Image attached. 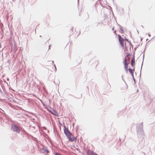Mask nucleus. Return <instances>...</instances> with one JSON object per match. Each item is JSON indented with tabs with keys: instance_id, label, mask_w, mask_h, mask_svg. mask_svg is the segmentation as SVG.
Returning a JSON list of instances; mask_svg holds the SVG:
<instances>
[{
	"instance_id": "nucleus-1",
	"label": "nucleus",
	"mask_w": 155,
	"mask_h": 155,
	"mask_svg": "<svg viewBox=\"0 0 155 155\" xmlns=\"http://www.w3.org/2000/svg\"><path fill=\"white\" fill-rule=\"evenodd\" d=\"M143 123L137 124L136 126V129L137 133V135L139 137H141L143 134Z\"/></svg>"
},
{
	"instance_id": "nucleus-2",
	"label": "nucleus",
	"mask_w": 155,
	"mask_h": 155,
	"mask_svg": "<svg viewBox=\"0 0 155 155\" xmlns=\"http://www.w3.org/2000/svg\"><path fill=\"white\" fill-rule=\"evenodd\" d=\"M11 129L14 132L17 133H19L20 131V129L19 127L15 124L12 125Z\"/></svg>"
},
{
	"instance_id": "nucleus-3",
	"label": "nucleus",
	"mask_w": 155,
	"mask_h": 155,
	"mask_svg": "<svg viewBox=\"0 0 155 155\" xmlns=\"http://www.w3.org/2000/svg\"><path fill=\"white\" fill-rule=\"evenodd\" d=\"M64 133L67 137L69 136H70V135H71V134L70 132V131H69L68 128H67V127L65 125L64 126Z\"/></svg>"
},
{
	"instance_id": "nucleus-4",
	"label": "nucleus",
	"mask_w": 155,
	"mask_h": 155,
	"mask_svg": "<svg viewBox=\"0 0 155 155\" xmlns=\"http://www.w3.org/2000/svg\"><path fill=\"white\" fill-rule=\"evenodd\" d=\"M119 41V43L122 47H124V43L123 42V39L120 35H118Z\"/></svg>"
},
{
	"instance_id": "nucleus-5",
	"label": "nucleus",
	"mask_w": 155,
	"mask_h": 155,
	"mask_svg": "<svg viewBox=\"0 0 155 155\" xmlns=\"http://www.w3.org/2000/svg\"><path fill=\"white\" fill-rule=\"evenodd\" d=\"M49 111L52 114L55 116H57V113L52 108H51V110H49Z\"/></svg>"
},
{
	"instance_id": "nucleus-6",
	"label": "nucleus",
	"mask_w": 155,
	"mask_h": 155,
	"mask_svg": "<svg viewBox=\"0 0 155 155\" xmlns=\"http://www.w3.org/2000/svg\"><path fill=\"white\" fill-rule=\"evenodd\" d=\"M128 70L129 71V72L131 74L133 78V79H134V81H135V79H134V70H135L134 68L133 70H132V69H131L130 68H129L128 69Z\"/></svg>"
},
{
	"instance_id": "nucleus-7",
	"label": "nucleus",
	"mask_w": 155,
	"mask_h": 155,
	"mask_svg": "<svg viewBox=\"0 0 155 155\" xmlns=\"http://www.w3.org/2000/svg\"><path fill=\"white\" fill-rule=\"evenodd\" d=\"M124 63V68L127 69L128 68V63H127V59H124L123 63Z\"/></svg>"
},
{
	"instance_id": "nucleus-8",
	"label": "nucleus",
	"mask_w": 155,
	"mask_h": 155,
	"mask_svg": "<svg viewBox=\"0 0 155 155\" xmlns=\"http://www.w3.org/2000/svg\"><path fill=\"white\" fill-rule=\"evenodd\" d=\"M71 135H70V136H69V137H68V140L69 141H71V142L74 141V140L76 139V138L74 137H71Z\"/></svg>"
},
{
	"instance_id": "nucleus-9",
	"label": "nucleus",
	"mask_w": 155,
	"mask_h": 155,
	"mask_svg": "<svg viewBox=\"0 0 155 155\" xmlns=\"http://www.w3.org/2000/svg\"><path fill=\"white\" fill-rule=\"evenodd\" d=\"M135 64V58L134 57V56L132 58L131 60V65L132 66L134 67Z\"/></svg>"
},
{
	"instance_id": "nucleus-10",
	"label": "nucleus",
	"mask_w": 155,
	"mask_h": 155,
	"mask_svg": "<svg viewBox=\"0 0 155 155\" xmlns=\"http://www.w3.org/2000/svg\"><path fill=\"white\" fill-rule=\"evenodd\" d=\"M42 150L44 151V153H47L48 152V150L46 149L43 148Z\"/></svg>"
},
{
	"instance_id": "nucleus-11",
	"label": "nucleus",
	"mask_w": 155,
	"mask_h": 155,
	"mask_svg": "<svg viewBox=\"0 0 155 155\" xmlns=\"http://www.w3.org/2000/svg\"><path fill=\"white\" fill-rule=\"evenodd\" d=\"M118 26H119V27H120V29L121 31V33H124V31L123 30L122 28V27L121 26H120V25H119V24H118Z\"/></svg>"
},
{
	"instance_id": "nucleus-12",
	"label": "nucleus",
	"mask_w": 155,
	"mask_h": 155,
	"mask_svg": "<svg viewBox=\"0 0 155 155\" xmlns=\"http://www.w3.org/2000/svg\"><path fill=\"white\" fill-rule=\"evenodd\" d=\"M131 55L129 53H127V54L125 57L124 59H127V58L128 57H129Z\"/></svg>"
},
{
	"instance_id": "nucleus-13",
	"label": "nucleus",
	"mask_w": 155,
	"mask_h": 155,
	"mask_svg": "<svg viewBox=\"0 0 155 155\" xmlns=\"http://www.w3.org/2000/svg\"><path fill=\"white\" fill-rule=\"evenodd\" d=\"M144 54H143V62H142V64L141 66V68L140 75H141V69H142V66L143 64V59H144Z\"/></svg>"
},
{
	"instance_id": "nucleus-14",
	"label": "nucleus",
	"mask_w": 155,
	"mask_h": 155,
	"mask_svg": "<svg viewBox=\"0 0 155 155\" xmlns=\"http://www.w3.org/2000/svg\"><path fill=\"white\" fill-rule=\"evenodd\" d=\"M54 154L55 155H62L60 153H58L57 152H54Z\"/></svg>"
},
{
	"instance_id": "nucleus-15",
	"label": "nucleus",
	"mask_w": 155,
	"mask_h": 155,
	"mask_svg": "<svg viewBox=\"0 0 155 155\" xmlns=\"http://www.w3.org/2000/svg\"><path fill=\"white\" fill-rule=\"evenodd\" d=\"M54 69H55L54 71L55 72H56V70H57V69H56V66H55V64H54Z\"/></svg>"
},
{
	"instance_id": "nucleus-16",
	"label": "nucleus",
	"mask_w": 155,
	"mask_h": 155,
	"mask_svg": "<svg viewBox=\"0 0 155 155\" xmlns=\"http://www.w3.org/2000/svg\"><path fill=\"white\" fill-rule=\"evenodd\" d=\"M125 69V70L126 71V73H127L128 72V68L127 69Z\"/></svg>"
},
{
	"instance_id": "nucleus-17",
	"label": "nucleus",
	"mask_w": 155,
	"mask_h": 155,
	"mask_svg": "<svg viewBox=\"0 0 155 155\" xmlns=\"http://www.w3.org/2000/svg\"><path fill=\"white\" fill-rule=\"evenodd\" d=\"M92 155H98L97 154V153H92Z\"/></svg>"
},
{
	"instance_id": "nucleus-18",
	"label": "nucleus",
	"mask_w": 155,
	"mask_h": 155,
	"mask_svg": "<svg viewBox=\"0 0 155 155\" xmlns=\"http://www.w3.org/2000/svg\"><path fill=\"white\" fill-rule=\"evenodd\" d=\"M148 35L149 36H150V34H149V33H148Z\"/></svg>"
},
{
	"instance_id": "nucleus-19",
	"label": "nucleus",
	"mask_w": 155,
	"mask_h": 155,
	"mask_svg": "<svg viewBox=\"0 0 155 155\" xmlns=\"http://www.w3.org/2000/svg\"><path fill=\"white\" fill-rule=\"evenodd\" d=\"M50 46H51V45H49V49H50Z\"/></svg>"
},
{
	"instance_id": "nucleus-20",
	"label": "nucleus",
	"mask_w": 155,
	"mask_h": 155,
	"mask_svg": "<svg viewBox=\"0 0 155 155\" xmlns=\"http://www.w3.org/2000/svg\"><path fill=\"white\" fill-rule=\"evenodd\" d=\"M116 32V31H114V33H115Z\"/></svg>"
},
{
	"instance_id": "nucleus-21",
	"label": "nucleus",
	"mask_w": 155,
	"mask_h": 155,
	"mask_svg": "<svg viewBox=\"0 0 155 155\" xmlns=\"http://www.w3.org/2000/svg\"><path fill=\"white\" fill-rule=\"evenodd\" d=\"M114 28L113 27L112 28V30H114Z\"/></svg>"
},
{
	"instance_id": "nucleus-22",
	"label": "nucleus",
	"mask_w": 155,
	"mask_h": 155,
	"mask_svg": "<svg viewBox=\"0 0 155 155\" xmlns=\"http://www.w3.org/2000/svg\"><path fill=\"white\" fill-rule=\"evenodd\" d=\"M7 81H9V79L8 78H7Z\"/></svg>"
},
{
	"instance_id": "nucleus-23",
	"label": "nucleus",
	"mask_w": 155,
	"mask_h": 155,
	"mask_svg": "<svg viewBox=\"0 0 155 155\" xmlns=\"http://www.w3.org/2000/svg\"><path fill=\"white\" fill-rule=\"evenodd\" d=\"M52 63L53 64H54V61H52Z\"/></svg>"
},
{
	"instance_id": "nucleus-24",
	"label": "nucleus",
	"mask_w": 155,
	"mask_h": 155,
	"mask_svg": "<svg viewBox=\"0 0 155 155\" xmlns=\"http://www.w3.org/2000/svg\"><path fill=\"white\" fill-rule=\"evenodd\" d=\"M122 80H123V81H124V82H125V81H124V80L123 78H122Z\"/></svg>"
},
{
	"instance_id": "nucleus-25",
	"label": "nucleus",
	"mask_w": 155,
	"mask_h": 155,
	"mask_svg": "<svg viewBox=\"0 0 155 155\" xmlns=\"http://www.w3.org/2000/svg\"><path fill=\"white\" fill-rule=\"evenodd\" d=\"M148 40V39H146V41H147V40Z\"/></svg>"
},
{
	"instance_id": "nucleus-26",
	"label": "nucleus",
	"mask_w": 155,
	"mask_h": 155,
	"mask_svg": "<svg viewBox=\"0 0 155 155\" xmlns=\"http://www.w3.org/2000/svg\"><path fill=\"white\" fill-rule=\"evenodd\" d=\"M130 44L131 45H131V43H130Z\"/></svg>"
},
{
	"instance_id": "nucleus-27",
	"label": "nucleus",
	"mask_w": 155,
	"mask_h": 155,
	"mask_svg": "<svg viewBox=\"0 0 155 155\" xmlns=\"http://www.w3.org/2000/svg\"><path fill=\"white\" fill-rule=\"evenodd\" d=\"M134 49H135V50L136 49V48H135Z\"/></svg>"
},
{
	"instance_id": "nucleus-28",
	"label": "nucleus",
	"mask_w": 155,
	"mask_h": 155,
	"mask_svg": "<svg viewBox=\"0 0 155 155\" xmlns=\"http://www.w3.org/2000/svg\"><path fill=\"white\" fill-rule=\"evenodd\" d=\"M78 2H79V0H78Z\"/></svg>"
},
{
	"instance_id": "nucleus-29",
	"label": "nucleus",
	"mask_w": 155,
	"mask_h": 155,
	"mask_svg": "<svg viewBox=\"0 0 155 155\" xmlns=\"http://www.w3.org/2000/svg\"><path fill=\"white\" fill-rule=\"evenodd\" d=\"M142 39L141 38V40L142 41Z\"/></svg>"
},
{
	"instance_id": "nucleus-30",
	"label": "nucleus",
	"mask_w": 155,
	"mask_h": 155,
	"mask_svg": "<svg viewBox=\"0 0 155 155\" xmlns=\"http://www.w3.org/2000/svg\"><path fill=\"white\" fill-rule=\"evenodd\" d=\"M40 37H41V35H40Z\"/></svg>"
}]
</instances>
